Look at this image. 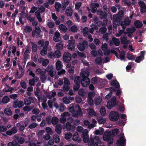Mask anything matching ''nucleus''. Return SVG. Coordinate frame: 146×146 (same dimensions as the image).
Segmentation results:
<instances>
[{
	"instance_id": "9",
	"label": "nucleus",
	"mask_w": 146,
	"mask_h": 146,
	"mask_svg": "<svg viewBox=\"0 0 146 146\" xmlns=\"http://www.w3.org/2000/svg\"><path fill=\"white\" fill-rule=\"evenodd\" d=\"M138 4L140 7L141 12L142 13L146 12V6L144 2L140 1L138 2Z\"/></svg>"
},
{
	"instance_id": "25",
	"label": "nucleus",
	"mask_w": 146,
	"mask_h": 146,
	"mask_svg": "<svg viewBox=\"0 0 146 146\" xmlns=\"http://www.w3.org/2000/svg\"><path fill=\"white\" fill-rule=\"evenodd\" d=\"M9 100L10 99L8 96H5L2 99V103L3 104H7Z\"/></svg>"
},
{
	"instance_id": "19",
	"label": "nucleus",
	"mask_w": 146,
	"mask_h": 146,
	"mask_svg": "<svg viewBox=\"0 0 146 146\" xmlns=\"http://www.w3.org/2000/svg\"><path fill=\"white\" fill-rule=\"evenodd\" d=\"M110 84L111 86H114L116 88H118L120 87L119 83L116 80L112 81Z\"/></svg>"
},
{
	"instance_id": "59",
	"label": "nucleus",
	"mask_w": 146,
	"mask_h": 146,
	"mask_svg": "<svg viewBox=\"0 0 146 146\" xmlns=\"http://www.w3.org/2000/svg\"><path fill=\"white\" fill-rule=\"evenodd\" d=\"M27 106H27L23 108V110L24 111L29 112L32 109V108Z\"/></svg>"
},
{
	"instance_id": "30",
	"label": "nucleus",
	"mask_w": 146,
	"mask_h": 146,
	"mask_svg": "<svg viewBox=\"0 0 146 146\" xmlns=\"http://www.w3.org/2000/svg\"><path fill=\"white\" fill-rule=\"evenodd\" d=\"M135 55H132L130 54L127 53V58L130 60H134L136 57Z\"/></svg>"
},
{
	"instance_id": "17",
	"label": "nucleus",
	"mask_w": 146,
	"mask_h": 146,
	"mask_svg": "<svg viewBox=\"0 0 146 146\" xmlns=\"http://www.w3.org/2000/svg\"><path fill=\"white\" fill-rule=\"evenodd\" d=\"M35 30H33L32 32V36L34 37L36 35V33H40L41 30L38 26L35 27Z\"/></svg>"
},
{
	"instance_id": "44",
	"label": "nucleus",
	"mask_w": 146,
	"mask_h": 146,
	"mask_svg": "<svg viewBox=\"0 0 146 146\" xmlns=\"http://www.w3.org/2000/svg\"><path fill=\"white\" fill-rule=\"evenodd\" d=\"M102 99L100 97L96 98H95V104L96 105H99L102 101Z\"/></svg>"
},
{
	"instance_id": "40",
	"label": "nucleus",
	"mask_w": 146,
	"mask_h": 146,
	"mask_svg": "<svg viewBox=\"0 0 146 146\" xmlns=\"http://www.w3.org/2000/svg\"><path fill=\"white\" fill-rule=\"evenodd\" d=\"M59 28L62 31L65 32L67 30L66 27L63 24H61L59 26Z\"/></svg>"
},
{
	"instance_id": "22",
	"label": "nucleus",
	"mask_w": 146,
	"mask_h": 146,
	"mask_svg": "<svg viewBox=\"0 0 146 146\" xmlns=\"http://www.w3.org/2000/svg\"><path fill=\"white\" fill-rule=\"evenodd\" d=\"M83 115V113L81 109H78L75 112L74 114L73 115L74 117H77L78 115L82 116Z\"/></svg>"
},
{
	"instance_id": "32",
	"label": "nucleus",
	"mask_w": 146,
	"mask_h": 146,
	"mask_svg": "<svg viewBox=\"0 0 146 146\" xmlns=\"http://www.w3.org/2000/svg\"><path fill=\"white\" fill-rule=\"evenodd\" d=\"M52 139L56 143H58L60 142V139L59 137L57 134L54 135L53 136Z\"/></svg>"
},
{
	"instance_id": "12",
	"label": "nucleus",
	"mask_w": 146,
	"mask_h": 146,
	"mask_svg": "<svg viewBox=\"0 0 146 146\" xmlns=\"http://www.w3.org/2000/svg\"><path fill=\"white\" fill-rule=\"evenodd\" d=\"M72 140L78 143H80L81 141V138L79 137L78 132H76L73 135Z\"/></svg>"
},
{
	"instance_id": "53",
	"label": "nucleus",
	"mask_w": 146,
	"mask_h": 146,
	"mask_svg": "<svg viewBox=\"0 0 146 146\" xmlns=\"http://www.w3.org/2000/svg\"><path fill=\"white\" fill-rule=\"evenodd\" d=\"M70 30L72 32H76L77 31L78 28L76 26L74 25L71 27Z\"/></svg>"
},
{
	"instance_id": "46",
	"label": "nucleus",
	"mask_w": 146,
	"mask_h": 146,
	"mask_svg": "<svg viewBox=\"0 0 146 146\" xmlns=\"http://www.w3.org/2000/svg\"><path fill=\"white\" fill-rule=\"evenodd\" d=\"M131 22V20L127 19H125V20L122 21L121 23H122L123 24L128 26L130 25Z\"/></svg>"
},
{
	"instance_id": "60",
	"label": "nucleus",
	"mask_w": 146,
	"mask_h": 146,
	"mask_svg": "<svg viewBox=\"0 0 146 146\" xmlns=\"http://www.w3.org/2000/svg\"><path fill=\"white\" fill-rule=\"evenodd\" d=\"M13 106L15 108L18 107V100H17L14 101L13 103Z\"/></svg>"
},
{
	"instance_id": "54",
	"label": "nucleus",
	"mask_w": 146,
	"mask_h": 146,
	"mask_svg": "<svg viewBox=\"0 0 146 146\" xmlns=\"http://www.w3.org/2000/svg\"><path fill=\"white\" fill-rule=\"evenodd\" d=\"M90 6L91 8L97 9V8L99 7V4L97 3H92L91 4Z\"/></svg>"
},
{
	"instance_id": "36",
	"label": "nucleus",
	"mask_w": 146,
	"mask_h": 146,
	"mask_svg": "<svg viewBox=\"0 0 146 146\" xmlns=\"http://www.w3.org/2000/svg\"><path fill=\"white\" fill-rule=\"evenodd\" d=\"M88 113L89 115L91 116H95L96 115V113L93 109H90L88 111Z\"/></svg>"
},
{
	"instance_id": "14",
	"label": "nucleus",
	"mask_w": 146,
	"mask_h": 146,
	"mask_svg": "<svg viewBox=\"0 0 146 146\" xmlns=\"http://www.w3.org/2000/svg\"><path fill=\"white\" fill-rule=\"evenodd\" d=\"M72 9L71 6L68 7L65 11V13L67 17H71L72 14Z\"/></svg>"
},
{
	"instance_id": "15",
	"label": "nucleus",
	"mask_w": 146,
	"mask_h": 146,
	"mask_svg": "<svg viewBox=\"0 0 146 146\" xmlns=\"http://www.w3.org/2000/svg\"><path fill=\"white\" fill-rule=\"evenodd\" d=\"M60 33L58 32H56L53 37L54 41L55 42H58L60 41Z\"/></svg>"
},
{
	"instance_id": "21",
	"label": "nucleus",
	"mask_w": 146,
	"mask_h": 146,
	"mask_svg": "<svg viewBox=\"0 0 146 146\" xmlns=\"http://www.w3.org/2000/svg\"><path fill=\"white\" fill-rule=\"evenodd\" d=\"M134 25L137 28H141L143 26L142 22L139 20H137L135 21Z\"/></svg>"
},
{
	"instance_id": "33",
	"label": "nucleus",
	"mask_w": 146,
	"mask_h": 146,
	"mask_svg": "<svg viewBox=\"0 0 146 146\" xmlns=\"http://www.w3.org/2000/svg\"><path fill=\"white\" fill-rule=\"evenodd\" d=\"M54 58H60L61 56V53L59 50H57L55 51L54 52Z\"/></svg>"
},
{
	"instance_id": "7",
	"label": "nucleus",
	"mask_w": 146,
	"mask_h": 146,
	"mask_svg": "<svg viewBox=\"0 0 146 146\" xmlns=\"http://www.w3.org/2000/svg\"><path fill=\"white\" fill-rule=\"evenodd\" d=\"M97 14L99 15L100 18L101 19H107L108 15L107 12L104 11L102 10L99 9L97 11Z\"/></svg>"
},
{
	"instance_id": "31",
	"label": "nucleus",
	"mask_w": 146,
	"mask_h": 146,
	"mask_svg": "<svg viewBox=\"0 0 146 146\" xmlns=\"http://www.w3.org/2000/svg\"><path fill=\"white\" fill-rule=\"evenodd\" d=\"M30 52V48L28 47L25 50L24 54V57L28 58Z\"/></svg>"
},
{
	"instance_id": "18",
	"label": "nucleus",
	"mask_w": 146,
	"mask_h": 146,
	"mask_svg": "<svg viewBox=\"0 0 146 146\" xmlns=\"http://www.w3.org/2000/svg\"><path fill=\"white\" fill-rule=\"evenodd\" d=\"M47 48L48 46L46 45L43 46V49L40 52V54L42 56H44L47 54Z\"/></svg>"
},
{
	"instance_id": "56",
	"label": "nucleus",
	"mask_w": 146,
	"mask_h": 146,
	"mask_svg": "<svg viewBox=\"0 0 146 146\" xmlns=\"http://www.w3.org/2000/svg\"><path fill=\"white\" fill-rule=\"evenodd\" d=\"M98 121L99 124H102L105 123L106 120L104 118L101 117L99 119Z\"/></svg>"
},
{
	"instance_id": "48",
	"label": "nucleus",
	"mask_w": 146,
	"mask_h": 146,
	"mask_svg": "<svg viewBox=\"0 0 146 146\" xmlns=\"http://www.w3.org/2000/svg\"><path fill=\"white\" fill-rule=\"evenodd\" d=\"M72 133L70 132H68L65 135V138L66 139L68 140L72 137Z\"/></svg>"
},
{
	"instance_id": "61",
	"label": "nucleus",
	"mask_w": 146,
	"mask_h": 146,
	"mask_svg": "<svg viewBox=\"0 0 146 146\" xmlns=\"http://www.w3.org/2000/svg\"><path fill=\"white\" fill-rule=\"evenodd\" d=\"M94 142V138H91L88 142L89 146H93Z\"/></svg>"
},
{
	"instance_id": "37",
	"label": "nucleus",
	"mask_w": 146,
	"mask_h": 146,
	"mask_svg": "<svg viewBox=\"0 0 146 146\" xmlns=\"http://www.w3.org/2000/svg\"><path fill=\"white\" fill-rule=\"evenodd\" d=\"M68 49L71 51L75 49L74 44L73 42H70L68 44Z\"/></svg>"
},
{
	"instance_id": "2",
	"label": "nucleus",
	"mask_w": 146,
	"mask_h": 146,
	"mask_svg": "<svg viewBox=\"0 0 146 146\" xmlns=\"http://www.w3.org/2000/svg\"><path fill=\"white\" fill-rule=\"evenodd\" d=\"M89 73L87 72H81L80 76L82 79L81 80V84L83 87L88 86L90 83V80L88 77Z\"/></svg>"
},
{
	"instance_id": "26",
	"label": "nucleus",
	"mask_w": 146,
	"mask_h": 146,
	"mask_svg": "<svg viewBox=\"0 0 146 146\" xmlns=\"http://www.w3.org/2000/svg\"><path fill=\"white\" fill-rule=\"evenodd\" d=\"M126 31L128 32V33L133 34L135 30V28L134 27H132L131 28H128L127 29Z\"/></svg>"
},
{
	"instance_id": "50",
	"label": "nucleus",
	"mask_w": 146,
	"mask_h": 146,
	"mask_svg": "<svg viewBox=\"0 0 146 146\" xmlns=\"http://www.w3.org/2000/svg\"><path fill=\"white\" fill-rule=\"evenodd\" d=\"M71 123L70 122L68 121L66 124V128L67 129L70 130L72 128V125Z\"/></svg>"
},
{
	"instance_id": "57",
	"label": "nucleus",
	"mask_w": 146,
	"mask_h": 146,
	"mask_svg": "<svg viewBox=\"0 0 146 146\" xmlns=\"http://www.w3.org/2000/svg\"><path fill=\"white\" fill-rule=\"evenodd\" d=\"M82 2H79L76 3L75 5V9L76 10H78L80 7L81 5Z\"/></svg>"
},
{
	"instance_id": "3",
	"label": "nucleus",
	"mask_w": 146,
	"mask_h": 146,
	"mask_svg": "<svg viewBox=\"0 0 146 146\" xmlns=\"http://www.w3.org/2000/svg\"><path fill=\"white\" fill-rule=\"evenodd\" d=\"M117 104L116 97L114 96L111 99H110L107 104V107L108 109H110Z\"/></svg>"
},
{
	"instance_id": "63",
	"label": "nucleus",
	"mask_w": 146,
	"mask_h": 146,
	"mask_svg": "<svg viewBox=\"0 0 146 146\" xmlns=\"http://www.w3.org/2000/svg\"><path fill=\"white\" fill-rule=\"evenodd\" d=\"M7 128L6 127L0 125V131L1 132H5L7 131Z\"/></svg>"
},
{
	"instance_id": "6",
	"label": "nucleus",
	"mask_w": 146,
	"mask_h": 146,
	"mask_svg": "<svg viewBox=\"0 0 146 146\" xmlns=\"http://www.w3.org/2000/svg\"><path fill=\"white\" fill-rule=\"evenodd\" d=\"M62 58L64 62L69 63L71 59V55L68 52H65L63 55Z\"/></svg>"
},
{
	"instance_id": "35",
	"label": "nucleus",
	"mask_w": 146,
	"mask_h": 146,
	"mask_svg": "<svg viewBox=\"0 0 146 146\" xmlns=\"http://www.w3.org/2000/svg\"><path fill=\"white\" fill-rule=\"evenodd\" d=\"M125 51L124 50H122L120 52V54L119 57H118L121 60H123L125 57Z\"/></svg>"
},
{
	"instance_id": "8",
	"label": "nucleus",
	"mask_w": 146,
	"mask_h": 146,
	"mask_svg": "<svg viewBox=\"0 0 146 146\" xmlns=\"http://www.w3.org/2000/svg\"><path fill=\"white\" fill-rule=\"evenodd\" d=\"M81 136L83 139L84 143H87L89 141V136L88 134V131L87 129H86L82 133Z\"/></svg>"
},
{
	"instance_id": "13",
	"label": "nucleus",
	"mask_w": 146,
	"mask_h": 146,
	"mask_svg": "<svg viewBox=\"0 0 146 146\" xmlns=\"http://www.w3.org/2000/svg\"><path fill=\"white\" fill-rule=\"evenodd\" d=\"M113 18L115 22L119 23V25H120L122 20L121 17H119L117 14H115L113 16Z\"/></svg>"
},
{
	"instance_id": "62",
	"label": "nucleus",
	"mask_w": 146,
	"mask_h": 146,
	"mask_svg": "<svg viewBox=\"0 0 146 146\" xmlns=\"http://www.w3.org/2000/svg\"><path fill=\"white\" fill-rule=\"evenodd\" d=\"M75 85L73 86L74 90V91H78L80 87V84H75Z\"/></svg>"
},
{
	"instance_id": "49",
	"label": "nucleus",
	"mask_w": 146,
	"mask_h": 146,
	"mask_svg": "<svg viewBox=\"0 0 146 146\" xmlns=\"http://www.w3.org/2000/svg\"><path fill=\"white\" fill-rule=\"evenodd\" d=\"M63 45L60 43H57L56 45V47L58 50H61L63 48Z\"/></svg>"
},
{
	"instance_id": "11",
	"label": "nucleus",
	"mask_w": 146,
	"mask_h": 146,
	"mask_svg": "<svg viewBox=\"0 0 146 146\" xmlns=\"http://www.w3.org/2000/svg\"><path fill=\"white\" fill-rule=\"evenodd\" d=\"M126 140L123 136H121L119 139L117 141L116 144L117 145H123L125 144Z\"/></svg>"
},
{
	"instance_id": "43",
	"label": "nucleus",
	"mask_w": 146,
	"mask_h": 146,
	"mask_svg": "<svg viewBox=\"0 0 146 146\" xmlns=\"http://www.w3.org/2000/svg\"><path fill=\"white\" fill-rule=\"evenodd\" d=\"M88 29V27L85 28L83 30L82 33L84 36L88 35L89 33Z\"/></svg>"
},
{
	"instance_id": "20",
	"label": "nucleus",
	"mask_w": 146,
	"mask_h": 146,
	"mask_svg": "<svg viewBox=\"0 0 146 146\" xmlns=\"http://www.w3.org/2000/svg\"><path fill=\"white\" fill-rule=\"evenodd\" d=\"M62 131V125L60 124L57 125L55 127V131L57 134L60 133Z\"/></svg>"
},
{
	"instance_id": "29",
	"label": "nucleus",
	"mask_w": 146,
	"mask_h": 146,
	"mask_svg": "<svg viewBox=\"0 0 146 146\" xmlns=\"http://www.w3.org/2000/svg\"><path fill=\"white\" fill-rule=\"evenodd\" d=\"M59 119L56 117H53L51 119V123L53 125H56L58 122Z\"/></svg>"
},
{
	"instance_id": "27",
	"label": "nucleus",
	"mask_w": 146,
	"mask_h": 146,
	"mask_svg": "<svg viewBox=\"0 0 146 146\" xmlns=\"http://www.w3.org/2000/svg\"><path fill=\"white\" fill-rule=\"evenodd\" d=\"M62 62L60 61H57L56 63V69L57 70H59L61 69L62 68Z\"/></svg>"
},
{
	"instance_id": "41",
	"label": "nucleus",
	"mask_w": 146,
	"mask_h": 146,
	"mask_svg": "<svg viewBox=\"0 0 146 146\" xmlns=\"http://www.w3.org/2000/svg\"><path fill=\"white\" fill-rule=\"evenodd\" d=\"M100 112L101 115L103 116H104L106 114V110L105 108L102 106L100 109Z\"/></svg>"
},
{
	"instance_id": "24",
	"label": "nucleus",
	"mask_w": 146,
	"mask_h": 146,
	"mask_svg": "<svg viewBox=\"0 0 146 146\" xmlns=\"http://www.w3.org/2000/svg\"><path fill=\"white\" fill-rule=\"evenodd\" d=\"M112 40L114 44L116 46H118L119 45L120 41L119 40L114 37L112 38Z\"/></svg>"
},
{
	"instance_id": "28",
	"label": "nucleus",
	"mask_w": 146,
	"mask_h": 146,
	"mask_svg": "<svg viewBox=\"0 0 146 146\" xmlns=\"http://www.w3.org/2000/svg\"><path fill=\"white\" fill-rule=\"evenodd\" d=\"M54 5L56 11L58 12H59L60 11V9L61 7V4L58 2H56Z\"/></svg>"
},
{
	"instance_id": "38",
	"label": "nucleus",
	"mask_w": 146,
	"mask_h": 146,
	"mask_svg": "<svg viewBox=\"0 0 146 146\" xmlns=\"http://www.w3.org/2000/svg\"><path fill=\"white\" fill-rule=\"evenodd\" d=\"M32 30V28L29 26H26L24 29V31L26 33H29L31 32Z\"/></svg>"
},
{
	"instance_id": "58",
	"label": "nucleus",
	"mask_w": 146,
	"mask_h": 146,
	"mask_svg": "<svg viewBox=\"0 0 146 146\" xmlns=\"http://www.w3.org/2000/svg\"><path fill=\"white\" fill-rule=\"evenodd\" d=\"M88 104L90 105H92L93 103V100L91 96H88Z\"/></svg>"
},
{
	"instance_id": "4",
	"label": "nucleus",
	"mask_w": 146,
	"mask_h": 146,
	"mask_svg": "<svg viewBox=\"0 0 146 146\" xmlns=\"http://www.w3.org/2000/svg\"><path fill=\"white\" fill-rule=\"evenodd\" d=\"M119 117V115L117 112L112 111L110 113L109 118L111 121H116L118 120Z\"/></svg>"
},
{
	"instance_id": "42",
	"label": "nucleus",
	"mask_w": 146,
	"mask_h": 146,
	"mask_svg": "<svg viewBox=\"0 0 146 146\" xmlns=\"http://www.w3.org/2000/svg\"><path fill=\"white\" fill-rule=\"evenodd\" d=\"M38 79H31L29 80V84L31 86H33L35 85V83L37 82Z\"/></svg>"
},
{
	"instance_id": "52",
	"label": "nucleus",
	"mask_w": 146,
	"mask_h": 146,
	"mask_svg": "<svg viewBox=\"0 0 146 146\" xmlns=\"http://www.w3.org/2000/svg\"><path fill=\"white\" fill-rule=\"evenodd\" d=\"M37 126V124L36 123H33L31 124L28 127L31 129H32L36 127Z\"/></svg>"
},
{
	"instance_id": "47",
	"label": "nucleus",
	"mask_w": 146,
	"mask_h": 146,
	"mask_svg": "<svg viewBox=\"0 0 146 146\" xmlns=\"http://www.w3.org/2000/svg\"><path fill=\"white\" fill-rule=\"evenodd\" d=\"M32 49V52H37V45L33 43Z\"/></svg>"
},
{
	"instance_id": "1",
	"label": "nucleus",
	"mask_w": 146,
	"mask_h": 146,
	"mask_svg": "<svg viewBox=\"0 0 146 146\" xmlns=\"http://www.w3.org/2000/svg\"><path fill=\"white\" fill-rule=\"evenodd\" d=\"M118 133L119 129H114L111 133L109 131H106L103 136V140L104 141L108 142V145L112 144L113 143V139L111 137L116 136Z\"/></svg>"
},
{
	"instance_id": "55",
	"label": "nucleus",
	"mask_w": 146,
	"mask_h": 146,
	"mask_svg": "<svg viewBox=\"0 0 146 146\" xmlns=\"http://www.w3.org/2000/svg\"><path fill=\"white\" fill-rule=\"evenodd\" d=\"M85 91L83 89H80L78 91V94L80 96H83L84 95Z\"/></svg>"
},
{
	"instance_id": "64",
	"label": "nucleus",
	"mask_w": 146,
	"mask_h": 146,
	"mask_svg": "<svg viewBox=\"0 0 146 146\" xmlns=\"http://www.w3.org/2000/svg\"><path fill=\"white\" fill-rule=\"evenodd\" d=\"M45 131L46 133L50 134H51L52 133V129L49 127H47L45 128Z\"/></svg>"
},
{
	"instance_id": "16",
	"label": "nucleus",
	"mask_w": 146,
	"mask_h": 146,
	"mask_svg": "<svg viewBox=\"0 0 146 146\" xmlns=\"http://www.w3.org/2000/svg\"><path fill=\"white\" fill-rule=\"evenodd\" d=\"M33 100V99L32 97H29L27 98H25L24 100V104L26 106H29L31 104V101Z\"/></svg>"
},
{
	"instance_id": "34",
	"label": "nucleus",
	"mask_w": 146,
	"mask_h": 146,
	"mask_svg": "<svg viewBox=\"0 0 146 146\" xmlns=\"http://www.w3.org/2000/svg\"><path fill=\"white\" fill-rule=\"evenodd\" d=\"M127 39V37L126 35H122L120 38V41L121 44H124L125 43L126 40Z\"/></svg>"
},
{
	"instance_id": "10",
	"label": "nucleus",
	"mask_w": 146,
	"mask_h": 146,
	"mask_svg": "<svg viewBox=\"0 0 146 146\" xmlns=\"http://www.w3.org/2000/svg\"><path fill=\"white\" fill-rule=\"evenodd\" d=\"M145 52V51H141L140 52V55L136 57L135 62L137 63L140 62L142 60L144 59V55Z\"/></svg>"
},
{
	"instance_id": "23",
	"label": "nucleus",
	"mask_w": 146,
	"mask_h": 146,
	"mask_svg": "<svg viewBox=\"0 0 146 146\" xmlns=\"http://www.w3.org/2000/svg\"><path fill=\"white\" fill-rule=\"evenodd\" d=\"M4 113L8 116H10L12 114L11 110L9 108H7L4 110Z\"/></svg>"
},
{
	"instance_id": "5",
	"label": "nucleus",
	"mask_w": 146,
	"mask_h": 146,
	"mask_svg": "<svg viewBox=\"0 0 146 146\" xmlns=\"http://www.w3.org/2000/svg\"><path fill=\"white\" fill-rule=\"evenodd\" d=\"M88 44V42L86 40H84L82 42H79L77 47L80 51H83L85 50L86 46Z\"/></svg>"
},
{
	"instance_id": "39",
	"label": "nucleus",
	"mask_w": 146,
	"mask_h": 146,
	"mask_svg": "<svg viewBox=\"0 0 146 146\" xmlns=\"http://www.w3.org/2000/svg\"><path fill=\"white\" fill-rule=\"evenodd\" d=\"M81 78L80 76H78L75 77L74 80V82L75 84H80L81 83Z\"/></svg>"
},
{
	"instance_id": "45",
	"label": "nucleus",
	"mask_w": 146,
	"mask_h": 146,
	"mask_svg": "<svg viewBox=\"0 0 146 146\" xmlns=\"http://www.w3.org/2000/svg\"><path fill=\"white\" fill-rule=\"evenodd\" d=\"M102 61V58L100 57H97L95 60V62L97 64L100 65L101 64Z\"/></svg>"
},
{
	"instance_id": "51",
	"label": "nucleus",
	"mask_w": 146,
	"mask_h": 146,
	"mask_svg": "<svg viewBox=\"0 0 146 146\" xmlns=\"http://www.w3.org/2000/svg\"><path fill=\"white\" fill-rule=\"evenodd\" d=\"M48 27L50 28H53L55 26V25L53 22H48L47 23Z\"/></svg>"
}]
</instances>
